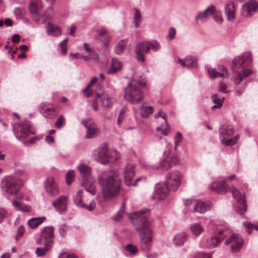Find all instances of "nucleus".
Wrapping results in <instances>:
<instances>
[{
  "label": "nucleus",
  "mask_w": 258,
  "mask_h": 258,
  "mask_svg": "<svg viewBox=\"0 0 258 258\" xmlns=\"http://www.w3.org/2000/svg\"><path fill=\"white\" fill-rule=\"evenodd\" d=\"M149 215L150 210L143 209L131 214L130 216L132 223L136 226V231L139 232L140 245L144 251L150 249L153 243V232L150 227Z\"/></svg>",
  "instance_id": "obj_1"
},
{
  "label": "nucleus",
  "mask_w": 258,
  "mask_h": 258,
  "mask_svg": "<svg viewBox=\"0 0 258 258\" xmlns=\"http://www.w3.org/2000/svg\"><path fill=\"white\" fill-rule=\"evenodd\" d=\"M97 180L101 188L102 197L105 200L118 195L122 180L117 171H105L98 176Z\"/></svg>",
  "instance_id": "obj_2"
},
{
  "label": "nucleus",
  "mask_w": 258,
  "mask_h": 258,
  "mask_svg": "<svg viewBox=\"0 0 258 258\" xmlns=\"http://www.w3.org/2000/svg\"><path fill=\"white\" fill-rule=\"evenodd\" d=\"M22 184L21 180L10 176L2 179L1 187L5 195L8 197L10 196L16 195Z\"/></svg>",
  "instance_id": "obj_3"
},
{
  "label": "nucleus",
  "mask_w": 258,
  "mask_h": 258,
  "mask_svg": "<svg viewBox=\"0 0 258 258\" xmlns=\"http://www.w3.org/2000/svg\"><path fill=\"white\" fill-rule=\"evenodd\" d=\"M144 94L141 89L132 83H128L124 89V99L132 104H138L143 100Z\"/></svg>",
  "instance_id": "obj_4"
},
{
  "label": "nucleus",
  "mask_w": 258,
  "mask_h": 258,
  "mask_svg": "<svg viewBox=\"0 0 258 258\" xmlns=\"http://www.w3.org/2000/svg\"><path fill=\"white\" fill-rule=\"evenodd\" d=\"M171 144L167 145V150L164 153L163 156L160 161V168L161 170L167 171L172 168L173 166L178 165L180 160L179 157L174 154L172 151L168 150Z\"/></svg>",
  "instance_id": "obj_5"
},
{
  "label": "nucleus",
  "mask_w": 258,
  "mask_h": 258,
  "mask_svg": "<svg viewBox=\"0 0 258 258\" xmlns=\"http://www.w3.org/2000/svg\"><path fill=\"white\" fill-rule=\"evenodd\" d=\"M93 154L95 159L103 165L113 163L117 159L116 157L113 158L110 156L107 145L105 144H101L95 150Z\"/></svg>",
  "instance_id": "obj_6"
},
{
  "label": "nucleus",
  "mask_w": 258,
  "mask_h": 258,
  "mask_svg": "<svg viewBox=\"0 0 258 258\" xmlns=\"http://www.w3.org/2000/svg\"><path fill=\"white\" fill-rule=\"evenodd\" d=\"M227 237L225 244L228 245L231 244L230 250L233 252L239 251L243 245L244 241L241 236L236 233H232L230 231L227 230Z\"/></svg>",
  "instance_id": "obj_7"
},
{
  "label": "nucleus",
  "mask_w": 258,
  "mask_h": 258,
  "mask_svg": "<svg viewBox=\"0 0 258 258\" xmlns=\"http://www.w3.org/2000/svg\"><path fill=\"white\" fill-rule=\"evenodd\" d=\"M53 232L54 228L52 226L44 228L41 235L36 241L37 244L51 247L53 243Z\"/></svg>",
  "instance_id": "obj_8"
},
{
  "label": "nucleus",
  "mask_w": 258,
  "mask_h": 258,
  "mask_svg": "<svg viewBox=\"0 0 258 258\" xmlns=\"http://www.w3.org/2000/svg\"><path fill=\"white\" fill-rule=\"evenodd\" d=\"M233 197L238 203L237 212L243 215L247 210V205L245 200V194L244 192H240L235 188L231 190Z\"/></svg>",
  "instance_id": "obj_9"
},
{
  "label": "nucleus",
  "mask_w": 258,
  "mask_h": 258,
  "mask_svg": "<svg viewBox=\"0 0 258 258\" xmlns=\"http://www.w3.org/2000/svg\"><path fill=\"white\" fill-rule=\"evenodd\" d=\"M227 230H218L217 233L213 235L210 239H208L205 243V246L212 249L217 246L219 243L227 237Z\"/></svg>",
  "instance_id": "obj_10"
},
{
  "label": "nucleus",
  "mask_w": 258,
  "mask_h": 258,
  "mask_svg": "<svg viewBox=\"0 0 258 258\" xmlns=\"http://www.w3.org/2000/svg\"><path fill=\"white\" fill-rule=\"evenodd\" d=\"M81 122L87 130L86 138H93L97 136L99 130L93 119L89 118H86L83 120Z\"/></svg>",
  "instance_id": "obj_11"
},
{
  "label": "nucleus",
  "mask_w": 258,
  "mask_h": 258,
  "mask_svg": "<svg viewBox=\"0 0 258 258\" xmlns=\"http://www.w3.org/2000/svg\"><path fill=\"white\" fill-rule=\"evenodd\" d=\"M182 174L178 171H174L168 174L167 177V185L171 189L176 190L181 183Z\"/></svg>",
  "instance_id": "obj_12"
},
{
  "label": "nucleus",
  "mask_w": 258,
  "mask_h": 258,
  "mask_svg": "<svg viewBox=\"0 0 258 258\" xmlns=\"http://www.w3.org/2000/svg\"><path fill=\"white\" fill-rule=\"evenodd\" d=\"M258 12V2L249 0L244 3L242 9V14L245 17H250Z\"/></svg>",
  "instance_id": "obj_13"
},
{
  "label": "nucleus",
  "mask_w": 258,
  "mask_h": 258,
  "mask_svg": "<svg viewBox=\"0 0 258 258\" xmlns=\"http://www.w3.org/2000/svg\"><path fill=\"white\" fill-rule=\"evenodd\" d=\"M150 49L149 41H143L138 43L135 49V52L138 60L144 62V55L147 53Z\"/></svg>",
  "instance_id": "obj_14"
},
{
  "label": "nucleus",
  "mask_w": 258,
  "mask_h": 258,
  "mask_svg": "<svg viewBox=\"0 0 258 258\" xmlns=\"http://www.w3.org/2000/svg\"><path fill=\"white\" fill-rule=\"evenodd\" d=\"M13 132L16 138L21 141L28 137L31 132V126L29 124L16 125L13 128Z\"/></svg>",
  "instance_id": "obj_15"
},
{
  "label": "nucleus",
  "mask_w": 258,
  "mask_h": 258,
  "mask_svg": "<svg viewBox=\"0 0 258 258\" xmlns=\"http://www.w3.org/2000/svg\"><path fill=\"white\" fill-rule=\"evenodd\" d=\"M216 12L214 6H211L206 9L203 12H199L195 18L196 22L200 25L206 22L211 16Z\"/></svg>",
  "instance_id": "obj_16"
},
{
  "label": "nucleus",
  "mask_w": 258,
  "mask_h": 258,
  "mask_svg": "<svg viewBox=\"0 0 258 258\" xmlns=\"http://www.w3.org/2000/svg\"><path fill=\"white\" fill-rule=\"evenodd\" d=\"M169 192L168 186L165 182L158 183L155 186L153 197L155 199L162 200L167 197Z\"/></svg>",
  "instance_id": "obj_17"
},
{
  "label": "nucleus",
  "mask_w": 258,
  "mask_h": 258,
  "mask_svg": "<svg viewBox=\"0 0 258 258\" xmlns=\"http://www.w3.org/2000/svg\"><path fill=\"white\" fill-rule=\"evenodd\" d=\"M252 61L251 54L249 52H245L235 57L232 61L234 69L238 70L242 65H247V61Z\"/></svg>",
  "instance_id": "obj_18"
},
{
  "label": "nucleus",
  "mask_w": 258,
  "mask_h": 258,
  "mask_svg": "<svg viewBox=\"0 0 258 258\" xmlns=\"http://www.w3.org/2000/svg\"><path fill=\"white\" fill-rule=\"evenodd\" d=\"M47 106L48 103L46 102L41 103L39 107L40 112L46 118H54L58 114L57 109L54 107H49Z\"/></svg>",
  "instance_id": "obj_19"
},
{
  "label": "nucleus",
  "mask_w": 258,
  "mask_h": 258,
  "mask_svg": "<svg viewBox=\"0 0 258 258\" xmlns=\"http://www.w3.org/2000/svg\"><path fill=\"white\" fill-rule=\"evenodd\" d=\"M44 185L46 191L50 196L54 197L58 194L57 185L53 177L47 178Z\"/></svg>",
  "instance_id": "obj_20"
},
{
  "label": "nucleus",
  "mask_w": 258,
  "mask_h": 258,
  "mask_svg": "<svg viewBox=\"0 0 258 258\" xmlns=\"http://www.w3.org/2000/svg\"><path fill=\"white\" fill-rule=\"evenodd\" d=\"M209 77L211 79H215L218 77H225L228 75L226 68L223 66H219L217 69L208 68L207 70Z\"/></svg>",
  "instance_id": "obj_21"
},
{
  "label": "nucleus",
  "mask_w": 258,
  "mask_h": 258,
  "mask_svg": "<svg viewBox=\"0 0 258 258\" xmlns=\"http://www.w3.org/2000/svg\"><path fill=\"white\" fill-rule=\"evenodd\" d=\"M135 174L134 166L130 164H127L124 169V180L126 186H131Z\"/></svg>",
  "instance_id": "obj_22"
},
{
  "label": "nucleus",
  "mask_w": 258,
  "mask_h": 258,
  "mask_svg": "<svg viewBox=\"0 0 258 258\" xmlns=\"http://www.w3.org/2000/svg\"><path fill=\"white\" fill-rule=\"evenodd\" d=\"M210 188L211 190L221 195L225 194L229 190V188L224 181L213 182L210 185Z\"/></svg>",
  "instance_id": "obj_23"
},
{
  "label": "nucleus",
  "mask_w": 258,
  "mask_h": 258,
  "mask_svg": "<svg viewBox=\"0 0 258 258\" xmlns=\"http://www.w3.org/2000/svg\"><path fill=\"white\" fill-rule=\"evenodd\" d=\"M96 99H100L101 104L104 107L111 108L114 102L113 98L109 97L105 92L96 94Z\"/></svg>",
  "instance_id": "obj_24"
},
{
  "label": "nucleus",
  "mask_w": 258,
  "mask_h": 258,
  "mask_svg": "<svg viewBox=\"0 0 258 258\" xmlns=\"http://www.w3.org/2000/svg\"><path fill=\"white\" fill-rule=\"evenodd\" d=\"M219 132L220 141L222 143H223L226 139L233 134V128L231 126L223 124L220 126Z\"/></svg>",
  "instance_id": "obj_25"
},
{
  "label": "nucleus",
  "mask_w": 258,
  "mask_h": 258,
  "mask_svg": "<svg viewBox=\"0 0 258 258\" xmlns=\"http://www.w3.org/2000/svg\"><path fill=\"white\" fill-rule=\"evenodd\" d=\"M212 204L210 202H204L197 201L194 203V211L198 213H205L210 210Z\"/></svg>",
  "instance_id": "obj_26"
},
{
  "label": "nucleus",
  "mask_w": 258,
  "mask_h": 258,
  "mask_svg": "<svg viewBox=\"0 0 258 258\" xmlns=\"http://www.w3.org/2000/svg\"><path fill=\"white\" fill-rule=\"evenodd\" d=\"M225 12L228 20L232 21L235 18L236 8L233 2H229L225 5Z\"/></svg>",
  "instance_id": "obj_27"
},
{
  "label": "nucleus",
  "mask_w": 258,
  "mask_h": 258,
  "mask_svg": "<svg viewBox=\"0 0 258 258\" xmlns=\"http://www.w3.org/2000/svg\"><path fill=\"white\" fill-rule=\"evenodd\" d=\"M252 74V71L248 69H243L239 71L235 76L234 82L238 85L245 78L249 77Z\"/></svg>",
  "instance_id": "obj_28"
},
{
  "label": "nucleus",
  "mask_w": 258,
  "mask_h": 258,
  "mask_svg": "<svg viewBox=\"0 0 258 258\" xmlns=\"http://www.w3.org/2000/svg\"><path fill=\"white\" fill-rule=\"evenodd\" d=\"M52 205L59 213L62 214L64 211V196H60L52 202Z\"/></svg>",
  "instance_id": "obj_29"
},
{
  "label": "nucleus",
  "mask_w": 258,
  "mask_h": 258,
  "mask_svg": "<svg viewBox=\"0 0 258 258\" xmlns=\"http://www.w3.org/2000/svg\"><path fill=\"white\" fill-rule=\"evenodd\" d=\"M83 185L86 190L92 195H94L95 194L96 187L94 180L84 179L83 182Z\"/></svg>",
  "instance_id": "obj_30"
},
{
  "label": "nucleus",
  "mask_w": 258,
  "mask_h": 258,
  "mask_svg": "<svg viewBox=\"0 0 258 258\" xmlns=\"http://www.w3.org/2000/svg\"><path fill=\"white\" fill-rule=\"evenodd\" d=\"M78 169L84 179L89 177L92 172L91 167L84 163L80 164L78 166Z\"/></svg>",
  "instance_id": "obj_31"
},
{
  "label": "nucleus",
  "mask_w": 258,
  "mask_h": 258,
  "mask_svg": "<svg viewBox=\"0 0 258 258\" xmlns=\"http://www.w3.org/2000/svg\"><path fill=\"white\" fill-rule=\"evenodd\" d=\"M41 7L40 0H33L29 5V10L32 14L37 16L39 13Z\"/></svg>",
  "instance_id": "obj_32"
},
{
  "label": "nucleus",
  "mask_w": 258,
  "mask_h": 258,
  "mask_svg": "<svg viewBox=\"0 0 258 258\" xmlns=\"http://www.w3.org/2000/svg\"><path fill=\"white\" fill-rule=\"evenodd\" d=\"M140 109L141 111L140 114L141 116L144 118L149 117L154 110V108L152 106L146 105L145 102H144L140 106Z\"/></svg>",
  "instance_id": "obj_33"
},
{
  "label": "nucleus",
  "mask_w": 258,
  "mask_h": 258,
  "mask_svg": "<svg viewBox=\"0 0 258 258\" xmlns=\"http://www.w3.org/2000/svg\"><path fill=\"white\" fill-rule=\"evenodd\" d=\"M47 32L48 35L58 36L61 34V30L59 27L54 26L48 23L47 26Z\"/></svg>",
  "instance_id": "obj_34"
},
{
  "label": "nucleus",
  "mask_w": 258,
  "mask_h": 258,
  "mask_svg": "<svg viewBox=\"0 0 258 258\" xmlns=\"http://www.w3.org/2000/svg\"><path fill=\"white\" fill-rule=\"evenodd\" d=\"M198 58L195 56H187L185 57L186 67L189 69L196 68L198 66Z\"/></svg>",
  "instance_id": "obj_35"
},
{
  "label": "nucleus",
  "mask_w": 258,
  "mask_h": 258,
  "mask_svg": "<svg viewBox=\"0 0 258 258\" xmlns=\"http://www.w3.org/2000/svg\"><path fill=\"white\" fill-rule=\"evenodd\" d=\"M190 230L192 233L196 236H199L204 231V228L199 222L191 224L190 225Z\"/></svg>",
  "instance_id": "obj_36"
},
{
  "label": "nucleus",
  "mask_w": 258,
  "mask_h": 258,
  "mask_svg": "<svg viewBox=\"0 0 258 258\" xmlns=\"http://www.w3.org/2000/svg\"><path fill=\"white\" fill-rule=\"evenodd\" d=\"M187 239L186 235L178 233L174 237L173 243L175 245L181 246L187 241Z\"/></svg>",
  "instance_id": "obj_37"
},
{
  "label": "nucleus",
  "mask_w": 258,
  "mask_h": 258,
  "mask_svg": "<svg viewBox=\"0 0 258 258\" xmlns=\"http://www.w3.org/2000/svg\"><path fill=\"white\" fill-rule=\"evenodd\" d=\"M122 66L120 62L115 58H113L111 61V66L108 71V74H114L119 70L121 69Z\"/></svg>",
  "instance_id": "obj_38"
},
{
  "label": "nucleus",
  "mask_w": 258,
  "mask_h": 258,
  "mask_svg": "<svg viewBox=\"0 0 258 258\" xmlns=\"http://www.w3.org/2000/svg\"><path fill=\"white\" fill-rule=\"evenodd\" d=\"M82 197L83 191L82 190H80L77 192L75 197H74V203L78 207L86 208V205L84 204L82 202Z\"/></svg>",
  "instance_id": "obj_39"
},
{
  "label": "nucleus",
  "mask_w": 258,
  "mask_h": 258,
  "mask_svg": "<svg viewBox=\"0 0 258 258\" xmlns=\"http://www.w3.org/2000/svg\"><path fill=\"white\" fill-rule=\"evenodd\" d=\"M13 206L18 210L22 212H29L30 211V207L23 203L19 202L17 200H13Z\"/></svg>",
  "instance_id": "obj_40"
},
{
  "label": "nucleus",
  "mask_w": 258,
  "mask_h": 258,
  "mask_svg": "<svg viewBox=\"0 0 258 258\" xmlns=\"http://www.w3.org/2000/svg\"><path fill=\"white\" fill-rule=\"evenodd\" d=\"M211 100L214 103V105L211 107L212 109L220 108L222 106V103L224 100V97L219 98L217 95L214 94L211 97Z\"/></svg>",
  "instance_id": "obj_41"
},
{
  "label": "nucleus",
  "mask_w": 258,
  "mask_h": 258,
  "mask_svg": "<svg viewBox=\"0 0 258 258\" xmlns=\"http://www.w3.org/2000/svg\"><path fill=\"white\" fill-rule=\"evenodd\" d=\"M44 219H45V217L33 218L28 220V224L31 228H35L42 223Z\"/></svg>",
  "instance_id": "obj_42"
},
{
  "label": "nucleus",
  "mask_w": 258,
  "mask_h": 258,
  "mask_svg": "<svg viewBox=\"0 0 258 258\" xmlns=\"http://www.w3.org/2000/svg\"><path fill=\"white\" fill-rule=\"evenodd\" d=\"M127 39H122L120 40L114 48V51L116 54H120L122 53L127 44Z\"/></svg>",
  "instance_id": "obj_43"
},
{
  "label": "nucleus",
  "mask_w": 258,
  "mask_h": 258,
  "mask_svg": "<svg viewBox=\"0 0 258 258\" xmlns=\"http://www.w3.org/2000/svg\"><path fill=\"white\" fill-rule=\"evenodd\" d=\"M134 21L135 23V27L137 28L139 27L140 23L142 21L141 14L139 10L137 9H134Z\"/></svg>",
  "instance_id": "obj_44"
},
{
  "label": "nucleus",
  "mask_w": 258,
  "mask_h": 258,
  "mask_svg": "<svg viewBox=\"0 0 258 258\" xmlns=\"http://www.w3.org/2000/svg\"><path fill=\"white\" fill-rule=\"evenodd\" d=\"M146 82L145 78L142 76L134 75L133 79L130 83L135 85H136V84H138L142 86H145L146 85Z\"/></svg>",
  "instance_id": "obj_45"
},
{
  "label": "nucleus",
  "mask_w": 258,
  "mask_h": 258,
  "mask_svg": "<svg viewBox=\"0 0 258 258\" xmlns=\"http://www.w3.org/2000/svg\"><path fill=\"white\" fill-rule=\"evenodd\" d=\"M156 131L160 132L163 135L167 136L170 131V125L169 124H162L156 128Z\"/></svg>",
  "instance_id": "obj_46"
},
{
  "label": "nucleus",
  "mask_w": 258,
  "mask_h": 258,
  "mask_svg": "<svg viewBox=\"0 0 258 258\" xmlns=\"http://www.w3.org/2000/svg\"><path fill=\"white\" fill-rule=\"evenodd\" d=\"M75 178V173L74 170H70L66 174V183L70 185L74 181Z\"/></svg>",
  "instance_id": "obj_47"
},
{
  "label": "nucleus",
  "mask_w": 258,
  "mask_h": 258,
  "mask_svg": "<svg viewBox=\"0 0 258 258\" xmlns=\"http://www.w3.org/2000/svg\"><path fill=\"white\" fill-rule=\"evenodd\" d=\"M239 135H237L236 136H235L234 138H227L226 139L224 143H222L223 144H225L227 146H233L235 144H236L238 141V140L239 139Z\"/></svg>",
  "instance_id": "obj_48"
},
{
  "label": "nucleus",
  "mask_w": 258,
  "mask_h": 258,
  "mask_svg": "<svg viewBox=\"0 0 258 258\" xmlns=\"http://www.w3.org/2000/svg\"><path fill=\"white\" fill-rule=\"evenodd\" d=\"M97 80L98 79L97 77L93 78L89 82V83L88 84V85L86 86V87L83 90V92L85 94V95L87 97H90L91 96V94L89 92H87V91L89 90V89L92 85H93L97 82Z\"/></svg>",
  "instance_id": "obj_49"
},
{
  "label": "nucleus",
  "mask_w": 258,
  "mask_h": 258,
  "mask_svg": "<svg viewBox=\"0 0 258 258\" xmlns=\"http://www.w3.org/2000/svg\"><path fill=\"white\" fill-rule=\"evenodd\" d=\"M183 139V136L180 132H177L176 135L174 137V150H176L179 144L182 141Z\"/></svg>",
  "instance_id": "obj_50"
},
{
  "label": "nucleus",
  "mask_w": 258,
  "mask_h": 258,
  "mask_svg": "<svg viewBox=\"0 0 258 258\" xmlns=\"http://www.w3.org/2000/svg\"><path fill=\"white\" fill-rule=\"evenodd\" d=\"M125 204L122 203L117 214L113 217L114 221H118L123 216L125 211Z\"/></svg>",
  "instance_id": "obj_51"
},
{
  "label": "nucleus",
  "mask_w": 258,
  "mask_h": 258,
  "mask_svg": "<svg viewBox=\"0 0 258 258\" xmlns=\"http://www.w3.org/2000/svg\"><path fill=\"white\" fill-rule=\"evenodd\" d=\"M124 249L133 255H135L138 251L137 247L132 244H127L125 246Z\"/></svg>",
  "instance_id": "obj_52"
},
{
  "label": "nucleus",
  "mask_w": 258,
  "mask_h": 258,
  "mask_svg": "<svg viewBox=\"0 0 258 258\" xmlns=\"http://www.w3.org/2000/svg\"><path fill=\"white\" fill-rule=\"evenodd\" d=\"M14 13L17 19L22 18L25 15L24 10L20 8H16L14 10Z\"/></svg>",
  "instance_id": "obj_53"
},
{
  "label": "nucleus",
  "mask_w": 258,
  "mask_h": 258,
  "mask_svg": "<svg viewBox=\"0 0 258 258\" xmlns=\"http://www.w3.org/2000/svg\"><path fill=\"white\" fill-rule=\"evenodd\" d=\"M51 247L44 246L43 248L37 247L36 250V254L38 257L43 256L46 252Z\"/></svg>",
  "instance_id": "obj_54"
},
{
  "label": "nucleus",
  "mask_w": 258,
  "mask_h": 258,
  "mask_svg": "<svg viewBox=\"0 0 258 258\" xmlns=\"http://www.w3.org/2000/svg\"><path fill=\"white\" fill-rule=\"evenodd\" d=\"M126 111V108L123 107L120 110L119 114L117 120V124L118 125H120L124 118V114Z\"/></svg>",
  "instance_id": "obj_55"
},
{
  "label": "nucleus",
  "mask_w": 258,
  "mask_h": 258,
  "mask_svg": "<svg viewBox=\"0 0 258 258\" xmlns=\"http://www.w3.org/2000/svg\"><path fill=\"white\" fill-rule=\"evenodd\" d=\"M175 34H176L175 29L173 27L170 28L168 31V34L167 35V39L169 41H172L174 38Z\"/></svg>",
  "instance_id": "obj_56"
},
{
  "label": "nucleus",
  "mask_w": 258,
  "mask_h": 258,
  "mask_svg": "<svg viewBox=\"0 0 258 258\" xmlns=\"http://www.w3.org/2000/svg\"><path fill=\"white\" fill-rule=\"evenodd\" d=\"M25 231L24 227L23 225H20L17 230V235L15 236L16 241H17L18 240L19 237H21Z\"/></svg>",
  "instance_id": "obj_57"
},
{
  "label": "nucleus",
  "mask_w": 258,
  "mask_h": 258,
  "mask_svg": "<svg viewBox=\"0 0 258 258\" xmlns=\"http://www.w3.org/2000/svg\"><path fill=\"white\" fill-rule=\"evenodd\" d=\"M88 56L89 59H92L96 61H98L99 60V54L94 50H93L89 53Z\"/></svg>",
  "instance_id": "obj_58"
},
{
  "label": "nucleus",
  "mask_w": 258,
  "mask_h": 258,
  "mask_svg": "<svg viewBox=\"0 0 258 258\" xmlns=\"http://www.w3.org/2000/svg\"><path fill=\"white\" fill-rule=\"evenodd\" d=\"M214 16V20L218 24L222 23L223 19L221 17V14L216 11L215 13L212 15Z\"/></svg>",
  "instance_id": "obj_59"
},
{
  "label": "nucleus",
  "mask_w": 258,
  "mask_h": 258,
  "mask_svg": "<svg viewBox=\"0 0 258 258\" xmlns=\"http://www.w3.org/2000/svg\"><path fill=\"white\" fill-rule=\"evenodd\" d=\"M149 47H151L154 51H156L159 50L160 45L158 42L155 41L153 42H149Z\"/></svg>",
  "instance_id": "obj_60"
},
{
  "label": "nucleus",
  "mask_w": 258,
  "mask_h": 258,
  "mask_svg": "<svg viewBox=\"0 0 258 258\" xmlns=\"http://www.w3.org/2000/svg\"><path fill=\"white\" fill-rule=\"evenodd\" d=\"M64 120V117L63 115H60L58 118L57 119V121L55 123V126L56 128H59L61 127L63 122Z\"/></svg>",
  "instance_id": "obj_61"
},
{
  "label": "nucleus",
  "mask_w": 258,
  "mask_h": 258,
  "mask_svg": "<svg viewBox=\"0 0 258 258\" xmlns=\"http://www.w3.org/2000/svg\"><path fill=\"white\" fill-rule=\"evenodd\" d=\"M226 88H227V85L224 84V83H223L222 82H221L220 84V86H219L218 90L220 92L227 93L229 91L226 90Z\"/></svg>",
  "instance_id": "obj_62"
},
{
  "label": "nucleus",
  "mask_w": 258,
  "mask_h": 258,
  "mask_svg": "<svg viewBox=\"0 0 258 258\" xmlns=\"http://www.w3.org/2000/svg\"><path fill=\"white\" fill-rule=\"evenodd\" d=\"M7 214L6 211L4 209H0V223H2Z\"/></svg>",
  "instance_id": "obj_63"
},
{
  "label": "nucleus",
  "mask_w": 258,
  "mask_h": 258,
  "mask_svg": "<svg viewBox=\"0 0 258 258\" xmlns=\"http://www.w3.org/2000/svg\"><path fill=\"white\" fill-rule=\"evenodd\" d=\"M58 232L62 237L64 236V224H61L58 225Z\"/></svg>",
  "instance_id": "obj_64"
}]
</instances>
